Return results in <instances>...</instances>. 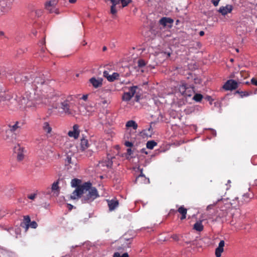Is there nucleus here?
<instances>
[{
    "mask_svg": "<svg viewBox=\"0 0 257 257\" xmlns=\"http://www.w3.org/2000/svg\"><path fill=\"white\" fill-rule=\"evenodd\" d=\"M4 32H3V31H1L0 32V36H4Z\"/></svg>",
    "mask_w": 257,
    "mask_h": 257,
    "instance_id": "54",
    "label": "nucleus"
},
{
    "mask_svg": "<svg viewBox=\"0 0 257 257\" xmlns=\"http://www.w3.org/2000/svg\"><path fill=\"white\" fill-rule=\"evenodd\" d=\"M15 80L16 83L23 82L26 84L28 82L27 84L28 90L21 100L22 105L27 107H32L35 105V101L40 96L41 88H47L43 76H36L30 80L28 76L19 74L15 77Z\"/></svg>",
    "mask_w": 257,
    "mask_h": 257,
    "instance_id": "1",
    "label": "nucleus"
},
{
    "mask_svg": "<svg viewBox=\"0 0 257 257\" xmlns=\"http://www.w3.org/2000/svg\"><path fill=\"white\" fill-rule=\"evenodd\" d=\"M79 133V126L77 124H75L73 126L72 130L69 131L68 135L70 137L76 139L78 138Z\"/></svg>",
    "mask_w": 257,
    "mask_h": 257,
    "instance_id": "13",
    "label": "nucleus"
},
{
    "mask_svg": "<svg viewBox=\"0 0 257 257\" xmlns=\"http://www.w3.org/2000/svg\"><path fill=\"white\" fill-rule=\"evenodd\" d=\"M125 126L127 128L132 127L134 130H136L138 128V124L134 120H131L126 122Z\"/></svg>",
    "mask_w": 257,
    "mask_h": 257,
    "instance_id": "24",
    "label": "nucleus"
},
{
    "mask_svg": "<svg viewBox=\"0 0 257 257\" xmlns=\"http://www.w3.org/2000/svg\"><path fill=\"white\" fill-rule=\"evenodd\" d=\"M89 82L95 88L100 87L102 85V79L101 78L92 77L89 79Z\"/></svg>",
    "mask_w": 257,
    "mask_h": 257,
    "instance_id": "14",
    "label": "nucleus"
},
{
    "mask_svg": "<svg viewBox=\"0 0 257 257\" xmlns=\"http://www.w3.org/2000/svg\"><path fill=\"white\" fill-rule=\"evenodd\" d=\"M172 238L175 239V240H178V237L177 235H174L173 236H172Z\"/></svg>",
    "mask_w": 257,
    "mask_h": 257,
    "instance_id": "48",
    "label": "nucleus"
},
{
    "mask_svg": "<svg viewBox=\"0 0 257 257\" xmlns=\"http://www.w3.org/2000/svg\"><path fill=\"white\" fill-rule=\"evenodd\" d=\"M207 98H208V100H209L210 99V98H211L210 96H208V97H207Z\"/></svg>",
    "mask_w": 257,
    "mask_h": 257,
    "instance_id": "56",
    "label": "nucleus"
},
{
    "mask_svg": "<svg viewBox=\"0 0 257 257\" xmlns=\"http://www.w3.org/2000/svg\"><path fill=\"white\" fill-rule=\"evenodd\" d=\"M232 10V7L231 5H226L225 7H221L219 8V12L222 15H225L231 13Z\"/></svg>",
    "mask_w": 257,
    "mask_h": 257,
    "instance_id": "17",
    "label": "nucleus"
},
{
    "mask_svg": "<svg viewBox=\"0 0 257 257\" xmlns=\"http://www.w3.org/2000/svg\"><path fill=\"white\" fill-rule=\"evenodd\" d=\"M192 91H193V89L192 88H191V91H187V93H189L191 94L192 92Z\"/></svg>",
    "mask_w": 257,
    "mask_h": 257,
    "instance_id": "55",
    "label": "nucleus"
},
{
    "mask_svg": "<svg viewBox=\"0 0 257 257\" xmlns=\"http://www.w3.org/2000/svg\"><path fill=\"white\" fill-rule=\"evenodd\" d=\"M194 228L198 231H201L203 229V226L201 221H198L194 225Z\"/></svg>",
    "mask_w": 257,
    "mask_h": 257,
    "instance_id": "26",
    "label": "nucleus"
},
{
    "mask_svg": "<svg viewBox=\"0 0 257 257\" xmlns=\"http://www.w3.org/2000/svg\"><path fill=\"white\" fill-rule=\"evenodd\" d=\"M73 156V153H66L65 159L66 166H67L68 169H72L73 170H75L77 168L76 160L74 157H73L72 159V157Z\"/></svg>",
    "mask_w": 257,
    "mask_h": 257,
    "instance_id": "4",
    "label": "nucleus"
},
{
    "mask_svg": "<svg viewBox=\"0 0 257 257\" xmlns=\"http://www.w3.org/2000/svg\"><path fill=\"white\" fill-rule=\"evenodd\" d=\"M38 225L36 221H32L30 222L29 224V227L32 228H36L37 227Z\"/></svg>",
    "mask_w": 257,
    "mask_h": 257,
    "instance_id": "35",
    "label": "nucleus"
},
{
    "mask_svg": "<svg viewBox=\"0 0 257 257\" xmlns=\"http://www.w3.org/2000/svg\"><path fill=\"white\" fill-rule=\"evenodd\" d=\"M106 47H103V51L105 50H106Z\"/></svg>",
    "mask_w": 257,
    "mask_h": 257,
    "instance_id": "57",
    "label": "nucleus"
},
{
    "mask_svg": "<svg viewBox=\"0 0 257 257\" xmlns=\"http://www.w3.org/2000/svg\"><path fill=\"white\" fill-rule=\"evenodd\" d=\"M15 153L17 155V158L19 161H22L25 157V151L24 149L20 145H16L14 148Z\"/></svg>",
    "mask_w": 257,
    "mask_h": 257,
    "instance_id": "9",
    "label": "nucleus"
},
{
    "mask_svg": "<svg viewBox=\"0 0 257 257\" xmlns=\"http://www.w3.org/2000/svg\"><path fill=\"white\" fill-rule=\"evenodd\" d=\"M77 0H69V3L74 4L76 2Z\"/></svg>",
    "mask_w": 257,
    "mask_h": 257,
    "instance_id": "49",
    "label": "nucleus"
},
{
    "mask_svg": "<svg viewBox=\"0 0 257 257\" xmlns=\"http://www.w3.org/2000/svg\"><path fill=\"white\" fill-rule=\"evenodd\" d=\"M220 0H212L211 2L214 6H217Z\"/></svg>",
    "mask_w": 257,
    "mask_h": 257,
    "instance_id": "37",
    "label": "nucleus"
},
{
    "mask_svg": "<svg viewBox=\"0 0 257 257\" xmlns=\"http://www.w3.org/2000/svg\"><path fill=\"white\" fill-rule=\"evenodd\" d=\"M140 98V96H139L138 95H136V96L135 97L136 101L137 102L139 101Z\"/></svg>",
    "mask_w": 257,
    "mask_h": 257,
    "instance_id": "46",
    "label": "nucleus"
},
{
    "mask_svg": "<svg viewBox=\"0 0 257 257\" xmlns=\"http://www.w3.org/2000/svg\"><path fill=\"white\" fill-rule=\"evenodd\" d=\"M191 88L187 87L186 85H181L179 87V91L180 93L184 96H190L191 94L187 93V91H191Z\"/></svg>",
    "mask_w": 257,
    "mask_h": 257,
    "instance_id": "15",
    "label": "nucleus"
},
{
    "mask_svg": "<svg viewBox=\"0 0 257 257\" xmlns=\"http://www.w3.org/2000/svg\"><path fill=\"white\" fill-rule=\"evenodd\" d=\"M124 144L127 147H131L133 145V144L132 142H130L128 141L125 142Z\"/></svg>",
    "mask_w": 257,
    "mask_h": 257,
    "instance_id": "38",
    "label": "nucleus"
},
{
    "mask_svg": "<svg viewBox=\"0 0 257 257\" xmlns=\"http://www.w3.org/2000/svg\"><path fill=\"white\" fill-rule=\"evenodd\" d=\"M238 86V84L236 81L234 80H228L224 85L223 88L225 90H232L236 89Z\"/></svg>",
    "mask_w": 257,
    "mask_h": 257,
    "instance_id": "11",
    "label": "nucleus"
},
{
    "mask_svg": "<svg viewBox=\"0 0 257 257\" xmlns=\"http://www.w3.org/2000/svg\"><path fill=\"white\" fill-rule=\"evenodd\" d=\"M88 98V95L87 94L83 95L82 97V99L84 100H86Z\"/></svg>",
    "mask_w": 257,
    "mask_h": 257,
    "instance_id": "45",
    "label": "nucleus"
},
{
    "mask_svg": "<svg viewBox=\"0 0 257 257\" xmlns=\"http://www.w3.org/2000/svg\"><path fill=\"white\" fill-rule=\"evenodd\" d=\"M39 97L35 102L33 107H36L41 104L51 105L53 109L58 110L60 112L71 114L70 102L72 99L71 96L66 97L54 95L51 92L41 91Z\"/></svg>",
    "mask_w": 257,
    "mask_h": 257,
    "instance_id": "2",
    "label": "nucleus"
},
{
    "mask_svg": "<svg viewBox=\"0 0 257 257\" xmlns=\"http://www.w3.org/2000/svg\"><path fill=\"white\" fill-rule=\"evenodd\" d=\"M113 158L111 156H108L107 158V160H106L105 161H102L100 163L102 166H105L107 168H110L111 167L112 165V159Z\"/></svg>",
    "mask_w": 257,
    "mask_h": 257,
    "instance_id": "23",
    "label": "nucleus"
},
{
    "mask_svg": "<svg viewBox=\"0 0 257 257\" xmlns=\"http://www.w3.org/2000/svg\"><path fill=\"white\" fill-rule=\"evenodd\" d=\"M42 13V11L41 10H37L36 11V15H38V17L41 16Z\"/></svg>",
    "mask_w": 257,
    "mask_h": 257,
    "instance_id": "43",
    "label": "nucleus"
},
{
    "mask_svg": "<svg viewBox=\"0 0 257 257\" xmlns=\"http://www.w3.org/2000/svg\"><path fill=\"white\" fill-rule=\"evenodd\" d=\"M187 211V209L185 208L183 206H181L178 208V211L182 215V216L181 217V220H183L186 218Z\"/></svg>",
    "mask_w": 257,
    "mask_h": 257,
    "instance_id": "25",
    "label": "nucleus"
},
{
    "mask_svg": "<svg viewBox=\"0 0 257 257\" xmlns=\"http://www.w3.org/2000/svg\"><path fill=\"white\" fill-rule=\"evenodd\" d=\"M213 206V205H209L207 206V209H209L211 208V207Z\"/></svg>",
    "mask_w": 257,
    "mask_h": 257,
    "instance_id": "52",
    "label": "nucleus"
},
{
    "mask_svg": "<svg viewBox=\"0 0 257 257\" xmlns=\"http://www.w3.org/2000/svg\"><path fill=\"white\" fill-rule=\"evenodd\" d=\"M86 44V42H83V45H85Z\"/></svg>",
    "mask_w": 257,
    "mask_h": 257,
    "instance_id": "59",
    "label": "nucleus"
},
{
    "mask_svg": "<svg viewBox=\"0 0 257 257\" xmlns=\"http://www.w3.org/2000/svg\"><path fill=\"white\" fill-rule=\"evenodd\" d=\"M18 122H17L13 125H10L9 127H10V131L12 132L15 131L19 127L18 125Z\"/></svg>",
    "mask_w": 257,
    "mask_h": 257,
    "instance_id": "33",
    "label": "nucleus"
},
{
    "mask_svg": "<svg viewBox=\"0 0 257 257\" xmlns=\"http://www.w3.org/2000/svg\"><path fill=\"white\" fill-rule=\"evenodd\" d=\"M101 103L103 104H108V103H109V101L108 100L104 99L101 101Z\"/></svg>",
    "mask_w": 257,
    "mask_h": 257,
    "instance_id": "44",
    "label": "nucleus"
},
{
    "mask_svg": "<svg viewBox=\"0 0 257 257\" xmlns=\"http://www.w3.org/2000/svg\"><path fill=\"white\" fill-rule=\"evenodd\" d=\"M92 153H93V152L91 150H88L86 152V156H91L92 155Z\"/></svg>",
    "mask_w": 257,
    "mask_h": 257,
    "instance_id": "40",
    "label": "nucleus"
},
{
    "mask_svg": "<svg viewBox=\"0 0 257 257\" xmlns=\"http://www.w3.org/2000/svg\"><path fill=\"white\" fill-rule=\"evenodd\" d=\"M224 246V241L221 240L219 243L218 246L215 249V255L216 257H220L221 253L223 251V247Z\"/></svg>",
    "mask_w": 257,
    "mask_h": 257,
    "instance_id": "18",
    "label": "nucleus"
},
{
    "mask_svg": "<svg viewBox=\"0 0 257 257\" xmlns=\"http://www.w3.org/2000/svg\"><path fill=\"white\" fill-rule=\"evenodd\" d=\"M202 98L203 96L201 94H195L193 96V99L197 102H200L202 100Z\"/></svg>",
    "mask_w": 257,
    "mask_h": 257,
    "instance_id": "29",
    "label": "nucleus"
},
{
    "mask_svg": "<svg viewBox=\"0 0 257 257\" xmlns=\"http://www.w3.org/2000/svg\"><path fill=\"white\" fill-rule=\"evenodd\" d=\"M132 153H133V152H132V150L131 149L128 148L127 149V155L130 156L132 154Z\"/></svg>",
    "mask_w": 257,
    "mask_h": 257,
    "instance_id": "42",
    "label": "nucleus"
},
{
    "mask_svg": "<svg viewBox=\"0 0 257 257\" xmlns=\"http://www.w3.org/2000/svg\"><path fill=\"white\" fill-rule=\"evenodd\" d=\"M199 35H200V36H202L204 35V32L203 31H201L199 32Z\"/></svg>",
    "mask_w": 257,
    "mask_h": 257,
    "instance_id": "50",
    "label": "nucleus"
},
{
    "mask_svg": "<svg viewBox=\"0 0 257 257\" xmlns=\"http://www.w3.org/2000/svg\"><path fill=\"white\" fill-rule=\"evenodd\" d=\"M251 82L253 84L257 86V80H256L255 78H252L251 80Z\"/></svg>",
    "mask_w": 257,
    "mask_h": 257,
    "instance_id": "39",
    "label": "nucleus"
},
{
    "mask_svg": "<svg viewBox=\"0 0 257 257\" xmlns=\"http://www.w3.org/2000/svg\"><path fill=\"white\" fill-rule=\"evenodd\" d=\"M59 181H57L54 182L51 187V190L53 192L54 194L57 196L59 192Z\"/></svg>",
    "mask_w": 257,
    "mask_h": 257,
    "instance_id": "22",
    "label": "nucleus"
},
{
    "mask_svg": "<svg viewBox=\"0 0 257 257\" xmlns=\"http://www.w3.org/2000/svg\"><path fill=\"white\" fill-rule=\"evenodd\" d=\"M212 133L214 136H215L216 135V131L214 130H212Z\"/></svg>",
    "mask_w": 257,
    "mask_h": 257,
    "instance_id": "51",
    "label": "nucleus"
},
{
    "mask_svg": "<svg viewBox=\"0 0 257 257\" xmlns=\"http://www.w3.org/2000/svg\"><path fill=\"white\" fill-rule=\"evenodd\" d=\"M157 143L154 141H149L147 143L146 147L148 149L152 150L155 146H156Z\"/></svg>",
    "mask_w": 257,
    "mask_h": 257,
    "instance_id": "27",
    "label": "nucleus"
},
{
    "mask_svg": "<svg viewBox=\"0 0 257 257\" xmlns=\"http://www.w3.org/2000/svg\"><path fill=\"white\" fill-rule=\"evenodd\" d=\"M89 147L88 141L87 139L83 138L81 139L80 143V150L84 151Z\"/></svg>",
    "mask_w": 257,
    "mask_h": 257,
    "instance_id": "20",
    "label": "nucleus"
},
{
    "mask_svg": "<svg viewBox=\"0 0 257 257\" xmlns=\"http://www.w3.org/2000/svg\"><path fill=\"white\" fill-rule=\"evenodd\" d=\"M113 257H128V254L127 253L125 252L121 255L119 252H116L113 254Z\"/></svg>",
    "mask_w": 257,
    "mask_h": 257,
    "instance_id": "31",
    "label": "nucleus"
},
{
    "mask_svg": "<svg viewBox=\"0 0 257 257\" xmlns=\"http://www.w3.org/2000/svg\"><path fill=\"white\" fill-rule=\"evenodd\" d=\"M37 196L36 193H32L28 195V198L31 200H34Z\"/></svg>",
    "mask_w": 257,
    "mask_h": 257,
    "instance_id": "34",
    "label": "nucleus"
},
{
    "mask_svg": "<svg viewBox=\"0 0 257 257\" xmlns=\"http://www.w3.org/2000/svg\"><path fill=\"white\" fill-rule=\"evenodd\" d=\"M141 152L142 153H145L146 154H147V152L146 151V149H141Z\"/></svg>",
    "mask_w": 257,
    "mask_h": 257,
    "instance_id": "47",
    "label": "nucleus"
},
{
    "mask_svg": "<svg viewBox=\"0 0 257 257\" xmlns=\"http://www.w3.org/2000/svg\"><path fill=\"white\" fill-rule=\"evenodd\" d=\"M103 75L109 82H113L115 80L117 79L119 76V74L116 72H114L111 75H110L108 72L106 70L103 72Z\"/></svg>",
    "mask_w": 257,
    "mask_h": 257,
    "instance_id": "12",
    "label": "nucleus"
},
{
    "mask_svg": "<svg viewBox=\"0 0 257 257\" xmlns=\"http://www.w3.org/2000/svg\"><path fill=\"white\" fill-rule=\"evenodd\" d=\"M80 180L77 179H73L71 180V186L73 187H76L77 188L79 187V184L80 183Z\"/></svg>",
    "mask_w": 257,
    "mask_h": 257,
    "instance_id": "28",
    "label": "nucleus"
},
{
    "mask_svg": "<svg viewBox=\"0 0 257 257\" xmlns=\"http://www.w3.org/2000/svg\"><path fill=\"white\" fill-rule=\"evenodd\" d=\"M30 222L31 220L29 216H25L24 217L23 222L21 223V225L25 228V231H27L29 229Z\"/></svg>",
    "mask_w": 257,
    "mask_h": 257,
    "instance_id": "19",
    "label": "nucleus"
},
{
    "mask_svg": "<svg viewBox=\"0 0 257 257\" xmlns=\"http://www.w3.org/2000/svg\"><path fill=\"white\" fill-rule=\"evenodd\" d=\"M236 51L237 52H238V49H236Z\"/></svg>",
    "mask_w": 257,
    "mask_h": 257,
    "instance_id": "60",
    "label": "nucleus"
},
{
    "mask_svg": "<svg viewBox=\"0 0 257 257\" xmlns=\"http://www.w3.org/2000/svg\"><path fill=\"white\" fill-rule=\"evenodd\" d=\"M68 205L69 206V209H71L72 208H73V205L70 204H68Z\"/></svg>",
    "mask_w": 257,
    "mask_h": 257,
    "instance_id": "53",
    "label": "nucleus"
},
{
    "mask_svg": "<svg viewBox=\"0 0 257 257\" xmlns=\"http://www.w3.org/2000/svg\"><path fill=\"white\" fill-rule=\"evenodd\" d=\"M225 216V215H224V214H223V215H222L221 217H223V216Z\"/></svg>",
    "mask_w": 257,
    "mask_h": 257,
    "instance_id": "61",
    "label": "nucleus"
},
{
    "mask_svg": "<svg viewBox=\"0 0 257 257\" xmlns=\"http://www.w3.org/2000/svg\"><path fill=\"white\" fill-rule=\"evenodd\" d=\"M42 128L46 135L49 137L51 136L52 133V127L50 122L44 121L42 124Z\"/></svg>",
    "mask_w": 257,
    "mask_h": 257,
    "instance_id": "10",
    "label": "nucleus"
},
{
    "mask_svg": "<svg viewBox=\"0 0 257 257\" xmlns=\"http://www.w3.org/2000/svg\"><path fill=\"white\" fill-rule=\"evenodd\" d=\"M173 20L169 18L164 17L160 20V24L164 26L171 27Z\"/></svg>",
    "mask_w": 257,
    "mask_h": 257,
    "instance_id": "16",
    "label": "nucleus"
},
{
    "mask_svg": "<svg viewBox=\"0 0 257 257\" xmlns=\"http://www.w3.org/2000/svg\"><path fill=\"white\" fill-rule=\"evenodd\" d=\"M91 185V183L88 182L83 183L76 188L71 195L70 198L73 200L78 199L82 196L81 201L83 203L93 201L98 197V194L96 189L92 187Z\"/></svg>",
    "mask_w": 257,
    "mask_h": 257,
    "instance_id": "3",
    "label": "nucleus"
},
{
    "mask_svg": "<svg viewBox=\"0 0 257 257\" xmlns=\"http://www.w3.org/2000/svg\"><path fill=\"white\" fill-rule=\"evenodd\" d=\"M140 179H143L145 183H149V179L146 178L142 173H141L140 175L137 178V180H139Z\"/></svg>",
    "mask_w": 257,
    "mask_h": 257,
    "instance_id": "30",
    "label": "nucleus"
},
{
    "mask_svg": "<svg viewBox=\"0 0 257 257\" xmlns=\"http://www.w3.org/2000/svg\"><path fill=\"white\" fill-rule=\"evenodd\" d=\"M57 0H51L45 4L46 9L50 13L59 14L58 9L56 8Z\"/></svg>",
    "mask_w": 257,
    "mask_h": 257,
    "instance_id": "7",
    "label": "nucleus"
},
{
    "mask_svg": "<svg viewBox=\"0 0 257 257\" xmlns=\"http://www.w3.org/2000/svg\"><path fill=\"white\" fill-rule=\"evenodd\" d=\"M45 41H44V40H43L42 42H41L40 43V47H42V48H41V52H44L45 51V49H44V48L43 47V45L45 44Z\"/></svg>",
    "mask_w": 257,
    "mask_h": 257,
    "instance_id": "36",
    "label": "nucleus"
},
{
    "mask_svg": "<svg viewBox=\"0 0 257 257\" xmlns=\"http://www.w3.org/2000/svg\"><path fill=\"white\" fill-rule=\"evenodd\" d=\"M167 55H168V56H170V54L169 53H167Z\"/></svg>",
    "mask_w": 257,
    "mask_h": 257,
    "instance_id": "58",
    "label": "nucleus"
},
{
    "mask_svg": "<svg viewBox=\"0 0 257 257\" xmlns=\"http://www.w3.org/2000/svg\"><path fill=\"white\" fill-rule=\"evenodd\" d=\"M138 89V86H133L129 88L128 92H124L122 96V99L124 101H128L134 96Z\"/></svg>",
    "mask_w": 257,
    "mask_h": 257,
    "instance_id": "8",
    "label": "nucleus"
},
{
    "mask_svg": "<svg viewBox=\"0 0 257 257\" xmlns=\"http://www.w3.org/2000/svg\"><path fill=\"white\" fill-rule=\"evenodd\" d=\"M146 64L145 61L143 59H140L138 61V66L140 68L145 67Z\"/></svg>",
    "mask_w": 257,
    "mask_h": 257,
    "instance_id": "32",
    "label": "nucleus"
},
{
    "mask_svg": "<svg viewBox=\"0 0 257 257\" xmlns=\"http://www.w3.org/2000/svg\"><path fill=\"white\" fill-rule=\"evenodd\" d=\"M241 96H248V93L246 92H241Z\"/></svg>",
    "mask_w": 257,
    "mask_h": 257,
    "instance_id": "41",
    "label": "nucleus"
},
{
    "mask_svg": "<svg viewBox=\"0 0 257 257\" xmlns=\"http://www.w3.org/2000/svg\"><path fill=\"white\" fill-rule=\"evenodd\" d=\"M107 203L110 211L114 210L118 205V202L116 200H107Z\"/></svg>",
    "mask_w": 257,
    "mask_h": 257,
    "instance_id": "21",
    "label": "nucleus"
},
{
    "mask_svg": "<svg viewBox=\"0 0 257 257\" xmlns=\"http://www.w3.org/2000/svg\"><path fill=\"white\" fill-rule=\"evenodd\" d=\"M11 0H0V15L8 13L11 9Z\"/></svg>",
    "mask_w": 257,
    "mask_h": 257,
    "instance_id": "6",
    "label": "nucleus"
},
{
    "mask_svg": "<svg viewBox=\"0 0 257 257\" xmlns=\"http://www.w3.org/2000/svg\"><path fill=\"white\" fill-rule=\"evenodd\" d=\"M112 3V6L110 8V13L112 15L116 14L117 11L115 6L119 4H121L122 7H125L127 6L128 4L131 2V0H109Z\"/></svg>",
    "mask_w": 257,
    "mask_h": 257,
    "instance_id": "5",
    "label": "nucleus"
}]
</instances>
